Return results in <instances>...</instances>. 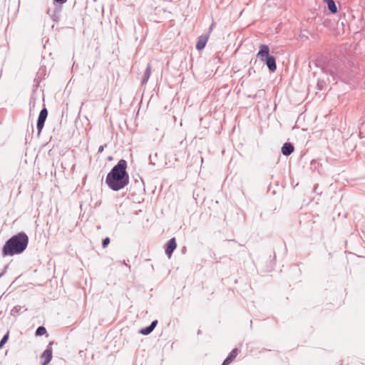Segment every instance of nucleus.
Listing matches in <instances>:
<instances>
[{
    "instance_id": "nucleus-1",
    "label": "nucleus",
    "mask_w": 365,
    "mask_h": 365,
    "mask_svg": "<svg viewBox=\"0 0 365 365\" xmlns=\"http://www.w3.org/2000/svg\"><path fill=\"white\" fill-rule=\"evenodd\" d=\"M127 162L121 159L108 173L106 183L113 191H118L129 183V175L126 171Z\"/></svg>"
},
{
    "instance_id": "nucleus-2",
    "label": "nucleus",
    "mask_w": 365,
    "mask_h": 365,
    "mask_svg": "<svg viewBox=\"0 0 365 365\" xmlns=\"http://www.w3.org/2000/svg\"><path fill=\"white\" fill-rule=\"evenodd\" d=\"M28 243V235L23 232H19L6 242L2 248V255L4 256L19 255L26 249Z\"/></svg>"
},
{
    "instance_id": "nucleus-3",
    "label": "nucleus",
    "mask_w": 365,
    "mask_h": 365,
    "mask_svg": "<svg viewBox=\"0 0 365 365\" xmlns=\"http://www.w3.org/2000/svg\"><path fill=\"white\" fill-rule=\"evenodd\" d=\"M48 116V110L46 108H43L38 115V120H37V129H38V133L40 134L43 126L45 121L46 120V118Z\"/></svg>"
},
{
    "instance_id": "nucleus-4",
    "label": "nucleus",
    "mask_w": 365,
    "mask_h": 365,
    "mask_svg": "<svg viewBox=\"0 0 365 365\" xmlns=\"http://www.w3.org/2000/svg\"><path fill=\"white\" fill-rule=\"evenodd\" d=\"M52 344H53V343L50 342L48 344L46 350L41 355V358L42 359H43V361L41 363V365H47L51 361V360L52 359V351H53Z\"/></svg>"
},
{
    "instance_id": "nucleus-5",
    "label": "nucleus",
    "mask_w": 365,
    "mask_h": 365,
    "mask_svg": "<svg viewBox=\"0 0 365 365\" xmlns=\"http://www.w3.org/2000/svg\"><path fill=\"white\" fill-rule=\"evenodd\" d=\"M177 244L175 237L171 238L166 245L165 254L170 259L172 256L173 252L176 249Z\"/></svg>"
},
{
    "instance_id": "nucleus-6",
    "label": "nucleus",
    "mask_w": 365,
    "mask_h": 365,
    "mask_svg": "<svg viewBox=\"0 0 365 365\" xmlns=\"http://www.w3.org/2000/svg\"><path fill=\"white\" fill-rule=\"evenodd\" d=\"M269 48L267 45H261L259 51L257 54V57L259 58L262 61H264V58L269 56Z\"/></svg>"
},
{
    "instance_id": "nucleus-7",
    "label": "nucleus",
    "mask_w": 365,
    "mask_h": 365,
    "mask_svg": "<svg viewBox=\"0 0 365 365\" xmlns=\"http://www.w3.org/2000/svg\"><path fill=\"white\" fill-rule=\"evenodd\" d=\"M266 65L269 70L274 72L277 69L275 58L273 56H269L264 58Z\"/></svg>"
},
{
    "instance_id": "nucleus-8",
    "label": "nucleus",
    "mask_w": 365,
    "mask_h": 365,
    "mask_svg": "<svg viewBox=\"0 0 365 365\" xmlns=\"http://www.w3.org/2000/svg\"><path fill=\"white\" fill-rule=\"evenodd\" d=\"M209 34L202 35L198 37L197 42L196 43V48L198 51L203 49L207 42Z\"/></svg>"
},
{
    "instance_id": "nucleus-9",
    "label": "nucleus",
    "mask_w": 365,
    "mask_h": 365,
    "mask_svg": "<svg viewBox=\"0 0 365 365\" xmlns=\"http://www.w3.org/2000/svg\"><path fill=\"white\" fill-rule=\"evenodd\" d=\"M294 146L292 143H285L282 147V153L285 155V156H288L289 155H291L293 151H294Z\"/></svg>"
},
{
    "instance_id": "nucleus-10",
    "label": "nucleus",
    "mask_w": 365,
    "mask_h": 365,
    "mask_svg": "<svg viewBox=\"0 0 365 365\" xmlns=\"http://www.w3.org/2000/svg\"><path fill=\"white\" fill-rule=\"evenodd\" d=\"M237 349H234L233 350H232V351L229 354L227 357L224 360L222 365H228L229 364H230L232 361V360L237 356Z\"/></svg>"
},
{
    "instance_id": "nucleus-11",
    "label": "nucleus",
    "mask_w": 365,
    "mask_h": 365,
    "mask_svg": "<svg viewBox=\"0 0 365 365\" xmlns=\"http://www.w3.org/2000/svg\"><path fill=\"white\" fill-rule=\"evenodd\" d=\"M151 70H152L151 65L150 63H148L147 65L146 69L144 72L143 78L141 80L142 84H145L148 82V81L150 76V74H151Z\"/></svg>"
},
{
    "instance_id": "nucleus-12",
    "label": "nucleus",
    "mask_w": 365,
    "mask_h": 365,
    "mask_svg": "<svg viewBox=\"0 0 365 365\" xmlns=\"http://www.w3.org/2000/svg\"><path fill=\"white\" fill-rule=\"evenodd\" d=\"M327 4L328 9L331 13L335 14L337 12V7L335 2L333 0H324Z\"/></svg>"
},
{
    "instance_id": "nucleus-13",
    "label": "nucleus",
    "mask_w": 365,
    "mask_h": 365,
    "mask_svg": "<svg viewBox=\"0 0 365 365\" xmlns=\"http://www.w3.org/2000/svg\"><path fill=\"white\" fill-rule=\"evenodd\" d=\"M153 331V330L152 329V328L148 326V327H146L145 328L140 329L139 333L143 335H148V334H150Z\"/></svg>"
},
{
    "instance_id": "nucleus-14",
    "label": "nucleus",
    "mask_w": 365,
    "mask_h": 365,
    "mask_svg": "<svg viewBox=\"0 0 365 365\" xmlns=\"http://www.w3.org/2000/svg\"><path fill=\"white\" fill-rule=\"evenodd\" d=\"M46 333V329L43 327H38L36 330V336H42Z\"/></svg>"
},
{
    "instance_id": "nucleus-15",
    "label": "nucleus",
    "mask_w": 365,
    "mask_h": 365,
    "mask_svg": "<svg viewBox=\"0 0 365 365\" xmlns=\"http://www.w3.org/2000/svg\"><path fill=\"white\" fill-rule=\"evenodd\" d=\"M9 339V332H7L0 341V349L5 344Z\"/></svg>"
},
{
    "instance_id": "nucleus-16",
    "label": "nucleus",
    "mask_w": 365,
    "mask_h": 365,
    "mask_svg": "<svg viewBox=\"0 0 365 365\" xmlns=\"http://www.w3.org/2000/svg\"><path fill=\"white\" fill-rule=\"evenodd\" d=\"M109 243H110V238L106 237L105 239L103 240L102 247L103 248H106L108 245Z\"/></svg>"
},
{
    "instance_id": "nucleus-17",
    "label": "nucleus",
    "mask_w": 365,
    "mask_h": 365,
    "mask_svg": "<svg viewBox=\"0 0 365 365\" xmlns=\"http://www.w3.org/2000/svg\"><path fill=\"white\" fill-rule=\"evenodd\" d=\"M157 324H158V321L157 320L153 321L151 322V324L149 325V327H151L152 329L153 330L155 328Z\"/></svg>"
},
{
    "instance_id": "nucleus-18",
    "label": "nucleus",
    "mask_w": 365,
    "mask_h": 365,
    "mask_svg": "<svg viewBox=\"0 0 365 365\" xmlns=\"http://www.w3.org/2000/svg\"><path fill=\"white\" fill-rule=\"evenodd\" d=\"M54 1L60 4H63L67 1V0H54Z\"/></svg>"
},
{
    "instance_id": "nucleus-19",
    "label": "nucleus",
    "mask_w": 365,
    "mask_h": 365,
    "mask_svg": "<svg viewBox=\"0 0 365 365\" xmlns=\"http://www.w3.org/2000/svg\"><path fill=\"white\" fill-rule=\"evenodd\" d=\"M103 150V146H100L98 148V152L101 153Z\"/></svg>"
},
{
    "instance_id": "nucleus-20",
    "label": "nucleus",
    "mask_w": 365,
    "mask_h": 365,
    "mask_svg": "<svg viewBox=\"0 0 365 365\" xmlns=\"http://www.w3.org/2000/svg\"><path fill=\"white\" fill-rule=\"evenodd\" d=\"M212 26H213V24L211 25L210 28V31H209V33L211 32L212 29Z\"/></svg>"
}]
</instances>
